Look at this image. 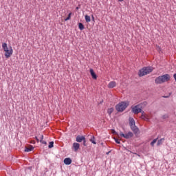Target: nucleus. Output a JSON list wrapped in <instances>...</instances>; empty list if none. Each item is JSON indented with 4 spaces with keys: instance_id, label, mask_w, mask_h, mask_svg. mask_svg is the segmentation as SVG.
Listing matches in <instances>:
<instances>
[{
    "instance_id": "1",
    "label": "nucleus",
    "mask_w": 176,
    "mask_h": 176,
    "mask_svg": "<svg viewBox=\"0 0 176 176\" xmlns=\"http://www.w3.org/2000/svg\"><path fill=\"white\" fill-rule=\"evenodd\" d=\"M170 79H171V76H170L169 74H164L155 78V82L157 85H162V83L168 82Z\"/></svg>"
},
{
    "instance_id": "2",
    "label": "nucleus",
    "mask_w": 176,
    "mask_h": 176,
    "mask_svg": "<svg viewBox=\"0 0 176 176\" xmlns=\"http://www.w3.org/2000/svg\"><path fill=\"white\" fill-rule=\"evenodd\" d=\"M2 48L3 49L5 52V57L6 58H9L12 56V54H13V49H12V47H8V44L6 43H2Z\"/></svg>"
},
{
    "instance_id": "3",
    "label": "nucleus",
    "mask_w": 176,
    "mask_h": 176,
    "mask_svg": "<svg viewBox=\"0 0 176 176\" xmlns=\"http://www.w3.org/2000/svg\"><path fill=\"white\" fill-rule=\"evenodd\" d=\"M152 71H153V67H143L142 69L139 71L138 75L139 76H145V75L151 74Z\"/></svg>"
},
{
    "instance_id": "4",
    "label": "nucleus",
    "mask_w": 176,
    "mask_h": 176,
    "mask_svg": "<svg viewBox=\"0 0 176 176\" xmlns=\"http://www.w3.org/2000/svg\"><path fill=\"white\" fill-rule=\"evenodd\" d=\"M129 104L130 103L129 102H121L116 106V109L118 112H123Z\"/></svg>"
},
{
    "instance_id": "5",
    "label": "nucleus",
    "mask_w": 176,
    "mask_h": 176,
    "mask_svg": "<svg viewBox=\"0 0 176 176\" xmlns=\"http://www.w3.org/2000/svg\"><path fill=\"white\" fill-rule=\"evenodd\" d=\"M129 126H130L132 131L135 132V133L137 134V133H138L139 130H138V127H137V126H135V121L134 120V118H129Z\"/></svg>"
},
{
    "instance_id": "6",
    "label": "nucleus",
    "mask_w": 176,
    "mask_h": 176,
    "mask_svg": "<svg viewBox=\"0 0 176 176\" xmlns=\"http://www.w3.org/2000/svg\"><path fill=\"white\" fill-rule=\"evenodd\" d=\"M119 135L122 137L123 138L129 140V138H131V137H133V134L131 132H128L127 133H123L122 132H120Z\"/></svg>"
},
{
    "instance_id": "7",
    "label": "nucleus",
    "mask_w": 176,
    "mask_h": 176,
    "mask_svg": "<svg viewBox=\"0 0 176 176\" xmlns=\"http://www.w3.org/2000/svg\"><path fill=\"white\" fill-rule=\"evenodd\" d=\"M141 108H142L141 105L138 104V105L135 106L133 108H132V111L133 112V113L137 115V114L141 113V110L142 109Z\"/></svg>"
},
{
    "instance_id": "8",
    "label": "nucleus",
    "mask_w": 176,
    "mask_h": 176,
    "mask_svg": "<svg viewBox=\"0 0 176 176\" xmlns=\"http://www.w3.org/2000/svg\"><path fill=\"white\" fill-rule=\"evenodd\" d=\"M107 87L109 89H113V87H116V82L115 81H111L108 85H107Z\"/></svg>"
},
{
    "instance_id": "9",
    "label": "nucleus",
    "mask_w": 176,
    "mask_h": 176,
    "mask_svg": "<svg viewBox=\"0 0 176 176\" xmlns=\"http://www.w3.org/2000/svg\"><path fill=\"white\" fill-rule=\"evenodd\" d=\"M80 147V144H79V143L73 144V148H74V152H76L77 151H78Z\"/></svg>"
},
{
    "instance_id": "10",
    "label": "nucleus",
    "mask_w": 176,
    "mask_h": 176,
    "mask_svg": "<svg viewBox=\"0 0 176 176\" xmlns=\"http://www.w3.org/2000/svg\"><path fill=\"white\" fill-rule=\"evenodd\" d=\"M86 138H85V136L82 135H78L76 138V141L77 142H82V141H83Z\"/></svg>"
},
{
    "instance_id": "11",
    "label": "nucleus",
    "mask_w": 176,
    "mask_h": 176,
    "mask_svg": "<svg viewBox=\"0 0 176 176\" xmlns=\"http://www.w3.org/2000/svg\"><path fill=\"white\" fill-rule=\"evenodd\" d=\"M89 72L91 74V77L93 79L96 80L97 79V74L94 72V70L93 69H90Z\"/></svg>"
},
{
    "instance_id": "12",
    "label": "nucleus",
    "mask_w": 176,
    "mask_h": 176,
    "mask_svg": "<svg viewBox=\"0 0 176 176\" xmlns=\"http://www.w3.org/2000/svg\"><path fill=\"white\" fill-rule=\"evenodd\" d=\"M63 162L66 166H69V164L72 163V160H71V158H65Z\"/></svg>"
},
{
    "instance_id": "13",
    "label": "nucleus",
    "mask_w": 176,
    "mask_h": 176,
    "mask_svg": "<svg viewBox=\"0 0 176 176\" xmlns=\"http://www.w3.org/2000/svg\"><path fill=\"white\" fill-rule=\"evenodd\" d=\"M34 151V147L32 146H30L29 147H25V152H31Z\"/></svg>"
},
{
    "instance_id": "14",
    "label": "nucleus",
    "mask_w": 176,
    "mask_h": 176,
    "mask_svg": "<svg viewBox=\"0 0 176 176\" xmlns=\"http://www.w3.org/2000/svg\"><path fill=\"white\" fill-rule=\"evenodd\" d=\"M85 19L86 23H90V21H91V19L90 18V16H89V15H85Z\"/></svg>"
},
{
    "instance_id": "15",
    "label": "nucleus",
    "mask_w": 176,
    "mask_h": 176,
    "mask_svg": "<svg viewBox=\"0 0 176 176\" xmlns=\"http://www.w3.org/2000/svg\"><path fill=\"white\" fill-rule=\"evenodd\" d=\"M78 28H79V30H80V31H83V30H85V25H83V23H79Z\"/></svg>"
},
{
    "instance_id": "16",
    "label": "nucleus",
    "mask_w": 176,
    "mask_h": 176,
    "mask_svg": "<svg viewBox=\"0 0 176 176\" xmlns=\"http://www.w3.org/2000/svg\"><path fill=\"white\" fill-rule=\"evenodd\" d=\"M163 141H164V138H162L160 140H158L157 145L159 146L160 145H162L163 144Z\"/></svg>"
},
{
    "instance_id": "17",
    "label": "nucleus",
    "mask_w": 176,
    "mask_h": 176,
    "mask_svg": "<svg viewBox=\"0 0 176 176\" xmlns=\"http://www.w3.org/2000/svg\"><path fill=\"white\" fill-rule=\"evenodd\" d=\"M91 142H92V144H94V145H96L97 143L96 142V138H94V136L92 137L91 139H90Z\"/></svg>"
},
{
    "instance_id": "18",
    "label": "nucleus",
    "mask_w": 176,
    "mask_h": 176,
    "mask_svg": "<svg viewBox=\"0 0 176 176\" xmlns=\"http://www.w3.org/2000/svg\"><path fill=\"white\" fill-rule=\"evenodd\" d=\"M156 142H157V139H154V140L151 142V146H153L155 145V144H156Z\"/></svg>"
},
{
    "instance_id": "19",
    "label": "nucleus",
    "mask_w": 176,
    "mask_h": 176,
    "mask_svg": "<svg viewBox=\"0 0 176 176\" xmlns=\"http://www.w3.org/2000/svg\"><path fill=\"white\" fill-rule=\"evenodd\" d=\"M112 112H113V108L108 109V110H107V113H109V115H111V114L112 113Z\"/></svg>"
},
{
    "instance_id": "20",
    "label": "nucleus",
    "mask_w": 176,
    "mask_h": 176,
    "mask_svg": "<svg viewBox=\"0 0 176 176\" xmlns=\"http://www.w3.org/2000/svg\"><path fill=\"white\" fill-rule=\"evenodd\" d=\"M72 14V13H69L68 14V16L65 19V21H68V20H71V15Z\"/></svg>"
},
{
    "instance_id": "21",
    "label": "nucleus",
    "mask_w": 176,
    "mask_h": 176,
    "mask_svg": "<svg viewBox=\"0 0 176 176\" xmlns=\"http://www.w3.org/2000/svg\"><path fill=\"white\" fill-rule=\"evenodd\" d=\"M54 145V142H50L48 148H52Z\"/></svg>"
},
{
    "instance_id": "22",
    "label": "nucleus",
    "mask_w": 176,
    "mask_h": 176,
    "mask_svg": "<svg viewBox=\"0 0 176 176\" xmlns=\"http://www.w3.org/2000/svg\"><path fill=\"white\" fill-rule=\"evenodd\" d=\"M142 119H143L144 120H148V118L146 117V114H144V115L142 116Z\"/></svg>"
},
{
    "instance_id": "23",
    "label": "nucleus",
    "mask_w": 176,
    "mask_h": 176,
    "mask_svg": "<svg viewBox=\"0 0 176 176\" xmlns=\"http://www.w3.org/2000/svg\"><path fill=\"white\" fill-rule=\"evenodd\" d=\"M40 142H41V144H43L44 145H47V143L46 142V141H44L43 140H40Z\"/></svg>"
},
{
    "instance_id": "24",
    "label": "nucleus",
    "mask_w": 176,
    "mask_h": 176,
    "mask_svg": "<svg viewBox=\"0 0 176 176\" xmlns=\"http://www.w3.org/2000/svg\"><path fill=\"white\" fill-rule=\"evenodd\" d=\"M115 142H116V144H120V140H119L118 139L114 138Z\"/></svg>"
},
{
    "instance_id": "25",
    "label": "nucleus",
    "mask_w": 176,
    "mask_h": 176,
    "mask_svg": "<svg viewBox=\"0 0 176 176\" xmlns=\"http://www.w3.org/2000/svg\"><path fill=\"white\" fill-rule=\"evenodd\" d=\"M82 141H83V145H84V146H86V138H85V140H82Z\"/></svg>"
},
{
    "instance_id": "26",
    "label": "nucleus",
    "mask_w": 176,
    "mask_h": 176,
    "mask_svg": "<svg viewBox=\"0 0 176 176\" xmlns=\"http://www.w3.org/2000/svg\"><path fill=\"white\" fill-rule=\"evenodd\" d=\"M113 134H116V135H119V134H118V133H116V131H115V130L112 131Z\"/></svg>"
},
{
    "instance_id": "27",
    "label": "nucleus",
    "mask_w": 176,
    "mask_h": 176,
    "mask_svg": "<svg viewBox=\"0 0 176 176\" xmlns=\"http://www.w3.org/2000/svg\"><path fill=\"white\" fill-rule=\"evenodd\" d=\"M140 113H142V116L146 115L145 112L144 111H142V109L141 110Z\"/></svg>"
},
{
    "instance_id": "28",
    "label": "nucleus",
    "mask_w": 176,
    "mask_h": 176,
    "mask_svg": "<svg viewBox=\"0 0 176 176\" xmlns=\"http://www.w3.org/2000/svg\"><path fill=\"white\" fill-rule=\"evenodd\" d=\"M173 78H174L175 80H176V74H175L173 75Z\"/></svg>"
},
{
    "instance_id": "29",
    "label": "nucleus",
    "mask_w": 176,
    "mask_h": 176,
    "mask_svg": "<svg viewBox=\"0 0 176 176\" xmlns=\"http://www.w3.org/2000/svg\"><path fill=\"white\" fill-rule=\"evenodd\" d=\"M40 138L41 140H43V135H41Z\"/></svg>"
},
{
    "instance_id": "30",
    "label": "nucleus",
    "mask_w": 176,
    "mask_h": 176,
    "mask_svg": "<svg viewBox=\"0 0 176 176\" xmlns=\"http://www.w3.org/2000/svg\"><path fill=\"white\" fill-rule=\"evenodd\" d=\"M35 139L36 140V142H39V139H38L37 137H36Z\"/></svg>"
},
{
    "instance_id": "31",
    "label": "nucleus",
    "mask_w": 176,
    "mask_h": 176,
    "mask_svg": "<svg viewBox=\"0 0 176 176\" xmlns=\"http://www.w3.org/2000/svg\"><path fill=\"white\" fill-rule=\"evenodd\" d=\"M91 18H92L93 21H94V16L91 15Z\"/></svg>"
},
{
    "instance_id": "32",
    "label": "nucleus",
    "mask_w": 176,
    "mask_h": 176,
    "mask_svg": "<svg viewBox=\"0 0 176 176\" xmlns=\"http://www.w3.org/2000/svg\"><path fill=\"white\" fill-rule=\"evenodd\" d=\"M118 2H123V0H118Z\"/></svg>"
},
{
    "instance_id": "33",
    "label": "nucleus",
    "mask_w": 176,
    "mask_h": 176,
    "mask_svg": "<svg viewBox=\"0 0 176 176\" xmlns=\"http://www.w3.org/2000/svg\"><path fill=\"white\" fill-rule=\"evenodd\" d=\"M76 10H78L79 9V7H76Z\"/></svg>"
}]
</instances>
